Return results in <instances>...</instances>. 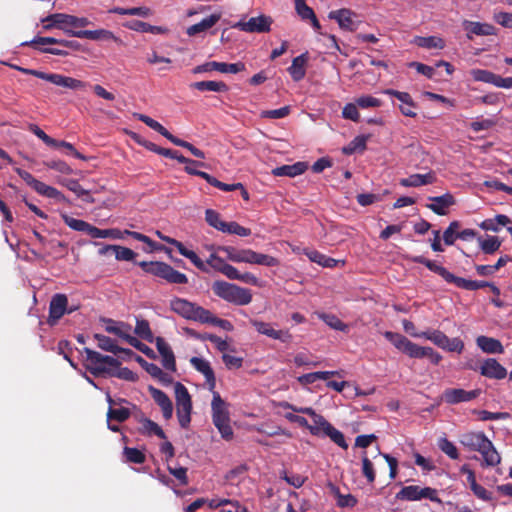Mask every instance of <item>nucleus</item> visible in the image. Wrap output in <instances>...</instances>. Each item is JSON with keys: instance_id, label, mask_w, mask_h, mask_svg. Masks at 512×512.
Returning <instances> with one entry per match:
<instances>
[{"instance_id": "nucleus-44", "label": "nucleus", "mask_w": 512, "mask_h": 512, "mask_svg": "<svg viewBox=\"0 0 512 512\" xmlns=\"http://www.w3.org/2000/svg\"><path fill=\"white\" fill-rule=\"evenodd\" d=\"M144 144H145L146 149H148L152 152H155L159 155H162V156H165V157L171 158V159H176L178 162H188L187 158L184 157L183 155L179 154L177 151H174L171 149H166V148H161L153 142L144 143Z\"/></svg>"}, {"instance_id": "nucleus-51", "label": "nucleus", "mask_w": 512, "mask_h": 512, "mask_svg": "<svg viewBox=\"0 0 512 512\" xmlns=\"http://www.w3.org/2000/svg\"><path fill=\"white\" fill-rule=\"evenodd\" d=\"M108 375L129 382H135L138 379L137 374L134 373L132 370L126 367L120 368L119 366L111 368Z\"/></svg>"}, {"instance_id": "nucleus-37", "label": "nucleus", "mask_w": 512, "mask_h": 512, "mask_svg": "<svg viewBox=\"0 0 512 512\" xmlns=\"http://www.w3.org/2000/svg\"><path fill=\"white\" fill-rule=\"evenodd\" d=\"M209 265L211 268L215 269L218 272H221L228 279L231 276V273L234 269V266L226 263L222 258L217 256L216 254H211L206 261V266Z\"/></svg>"}, {"instance_id": "nucleus-13", "label": "nucleus", "mask_w": 512, "mask_h": 512, "mask_svg": "<svg viewBox=\"0 0 512 512\" xmlns=\"http://www.w3.org/2000/svg\"><path fill=\"white\" fill-rule=\"evenodd\" d=\"M47 20H54L57 24V28L63 30L67 35L77 37L76 33L79 30L75 28L86 27L90 24V21L85 17H76L64 13H55L47 16Z\"/></svg>"}, {"instance_id": "nucleus-55", "label": "nucleus", "mask_w": 512, "mask_h": 512, "mask_svg": "<svg viewBox=\"0 0 512 512\" xmlns=\"http://www.w3.org/2000/svg\"><path fill=\"white\" fill-rule=\"evenodd\" d=\"M202 323H208L214 326H218L225 331H232L234 329L230 321L214 316L209 310H207V314L205 315Z\"/></svg>"}, {"instance_id": "nucleus-5", "label": "nucleus", "mask_w": 512, "mask_h": 512, "mask_svg": "<svg viewBox=\"0 0 512 512\" xmlns=\"http://www.w3.org/2000/svg\"><path fill=\"white\" fill-rule=\"evenodd\" d=\"M212 290L221 299L239 306L248 305L252 301L249 289L225 281H215Z\"/></svg>"}, {"instance_id": "nucleus-38", "label": "nucleus", "mask_w": 512, "mask_h": 512, "mask_svg": "<svg viewBox=\"0 0 512 512\" xmlns=\"http://www.w3.org/2000/svg\"><path fill=\"white\" fill-rule=\"evenodd\" d=\"M305 255L312 261L323 267L332 268L337 266L340 262L339 260L333 259L331 257H327L326 255L316 251V250H306Z\"/></svg>"}, {"instance_id": "nucleus-18", "label": "nucleus", "mask_w": 512, "mask_h": 512, "mask_svg": "<svg viewBox=\"0 0 512 512\" xmlns=\"http://www.w3.org/2000/svg\"><path fill=\"white\" fill-rule=\"evenodd\" d=\"M479 389L466 391L461 388H449L443 392L442 399L445 403L455 405L462 402H469L480 395Z\"/></svg>"}, {"instance_id": "nucleus-22", "label": "nucleus", "mask_w": 512, "mask_h": 512, "mask_svg": "<svg viewBox=\"0 0 512 512\" xmlns=\"http://www.w3.org/2000/svg\"><path fill=\"white\" fill-rule=\"evenodd\" d=\"M355 16V13L349 9H339L329 13L330 19L336 20L341 29L348 31H354L358 27Z\"/></svg>"}, {"instance_id": "nucleus-61", "label": "nucleus", "mask_w": 512, "mask_h": 512, "mask_svg": "<svg viewBox=\"0 0 512 512\" xmlns=\"http://www.w3.org/2000/svg\"><path fill=\"white\" fill-rule=\"evenodd\" d=\"M223 233L235 234L241 237H247L251 234V230L238 224L237 222L231 221L226 222Z\"/></svg>"}, {"instance_id": "nucleus-54", "label": "nucleus", "mask_w": 512, "mask_h": 512, "mask_svg": "<svg viewBox=\"0 0 512 512\" xmlns=\"http://www.w3.org/2000/svg\"><path fill=\"white\" fill-rule=\"evenodd\" d=\"M205 219L207 223L218 231L223 232L226 222L221 220L220 214L212 209L205 211Z\"/></svg>"}, {"instance_id": "nucleus-60", "label": "nucleus", "mask_w": 512, "mask_h": 512, "mask_svg": "<svg viewBox=\"0 0 512 512\" xmlns=\"http://www.w3.org/2000/svg\"><path fill=\"white\" fill-rule=\"evenodd\" d=\"M123 454L127 462L142 464L145 461L144 453L137 448L125 447Z\"/></svg>"}, {"instance_id": "nucleus-10", "label": "nucleus", "mask_w": 512, "mask_h": 512, "mask_svg": "<svg viewBox=\"0 0 512 512\" xmlns=\"http://www.w3.org/2000/svg\"><path fill=\"white\" fill-rule=\"evenodd\" d=\"M170 309L187 320L198 321L200 323L203 322L207 314V309L179 297L170 300Z\"/></svg>"}, {"instance_id": "nucleus-27", "label": "nucleus", "mask_w": 512, "mask_h": 512, "mask_svg": "<svg viewBox=\"0 0 512 512\" xmlns=\"http://www.w3.org/2000/svg\"><path fill=\"white\" fill-rule=\"evenodd\" d=\"M295 10L298 16L304 21H310L315 30L320 29V23L311 7H309L305 0H295Z\"/></svg>"}, {"instance_id": "nucleus-9", "label": "nucleus", "mask_w": 512, "mask_h": 512, "mask_svg": "<svg viewBox=\"0 0 512 512\" xmlns=\"http://www.w3.org/2000/svg\"><path fill=\"white\" fill-rule=\"evenodd\" d=\"M176 412L182 428L188 427L191 421L192 401L188 389L180 382L174 385Z\"/></svg>"}, {"instance_id": "nucleus-12", "label": "nucleus", "mask_w": 512, "mask_h": 512, "mask_svg": "<svg viewBox=\"0 0 512 512\" xmlns=\"http://www.w3.org/2000/svg\"><path fill=\"white\" fill-rule=\"evenodd\" d=\"M188 162H182L185 164L184 170L189 175H196L204 180H206L210 185L222 190V191H234L236 188H242L241 183H234V184H226L219 180H217L215 177L211 176L210 174L197 170L196 167H206L207 165L204 162L195 161L192 159L187 158Z\"/></svg>"}, {"instance_id": "nucleus-57", "label": "nucleus", "mask_w": 512, "mask_h": 512, "mask_svg": "<svg viewBox=\"0 0 512 512\" xmlns=\"http://www.w3.org/2000/svg\"><path fill=\"white\" fill-rule=\"evenodd\" d=\"M323 436L329 437L335 444L343 449L348 448V444L343 433L332 425L327 429Z\"/></svg>"}, {"instance_id": "nucleus-29", "label": "nucleus", "mask_w": 512, "mask_h": 512, "mask_svg": "<svg viewBox=\"0 0 512 512\" xmlns=\"http://www.w3.org/2000/svg\"><path fill=\"white\" fill-rule=\"evenodd\" d=\"M476 344L485 353L501 354L504 352L502 343L495 338L479 336L476 339Z\"/></svg>"}, {"instance_id": "nucleus-62", "label": "nucleus", "mask_w": 512, "mask_h": 512, "mask_svg": "<svg viewBox=\"0 0 512 512\" xmlns=\"http://www.w3.org/2000/svg\"><path fill=\"white\" fill-rule=\"evenodd\" d=\"M425 266H426L429 270H431V271H433V272H435V273L439 274V275H440L443 279H445V281H447L448 283H451V282H452L453 277H454V274H452L451 272H449L445 267L440 266V265L436 264L435 262H433V261H431V260H429V259H427V261L425 262Z\"/></svg>"}, {"instance_id": "nucleus-19", "label": "nucleus", "mask_w": 512, "mask_h": 512, "mask_svg": "<svg viewBox=\"0 0 512 512\" xmlns=\"http://www.w3.org/2000/svg\"><path fill=\"white\" fill-rule=\"evenodd\" d=\"M250 322L258 333L265 335L269 338L279 340L283 343H288L292 339V335L288 330H276L272 327L270 323H266L256 319H252Z\"/></svg>"}, {"instance_id": "nucleus-35", "label": "nucleus", "mask_w": 512, "mask_h": 512, "mask_svg": "<svg viewBox=\"0 0 512 512\" xmlns=\"http://www.w3.org/2000/svg\"><path fill=\"white\" fill-rule=\"evenodd\" d=\"M511 223V219L503 214L496 215L493 218L485 219L480 223V227L485 231L498 232L501 227Z\"/></svg>"}, {"instance_id": "nucleus-30", "label": "nucleus", "mask_w": 512, "mask_h": 512, "mask_svg": "<svg viewBox=\"0 0 512 512\" xmlns=\"http://www.w3.org/2000/svg\"><path fill=\"white\" fill-rule=\"evenodd\" d=\"M306 63L307 54L303 53L292 60L291 66L288 68V72L292 79L296 82L302 80L306 75Z\"/></svg>"}, {"instance_id": "nucleus-8", "label": "nucleus", "mask_w": 512, "mask_h": 512, "mask_svg": "<svg viewBox=\"0 0 512 512\" xmlns=\"http://www.w3.org/2000/svg\"><path fill=\"white\" fill-rule=\"evenodd\" d=\"M20 72L27 74V75H33L37 78H40L42 80L48 81L56 86L72 89V90H78L85 87V83L72 78L68 76H64L62 74L57 73H45L42 71L34 70V69H28V68H22V67H15Z\"/></svg>"}, {"instance_id": "nucleus-26", "label": "nucleus", "mask_w": 512, "mask_h": 512, "mask_svg": "<svg viewBox=\"0 0 512 512\" xmlns=\"http://www.w3.org/2000/svg\"><path fill=\"white\" fill-rule=\"evenodd\" d=\"M308 168V164L306 162H296L292 165H283L276 167L272 170V174L274 176H286V177H296L298 175L303 174Z\"/></svg>"}, {"instance_id": "nucleus-20", "label": "nucleus", "mask_w": 512, "mask_h": 512, "mask_svg": "<svg viewBox=\"0 0 512 512\" xmlns=\"http://www.w3.org/2000/svg\"><path fill=\"white\" fill-rule=\"evenodd\" d=\"M463 29L466 31L468 39H472L476 36H491L496 34V29L489 23L477 22L464 20L462 22Z\"/></svg>"}, {"instance_id": "nucleus-49", "label": "nucleus", "mask_w": 512, "mask_h": 512, "mask_svg": "<svg viewBox=\"0 0 512 512\" xmlns=\"http://www.w3.org/2000/svg\"><path fill=\"white\" fill-rule=\"evenodd\" d=\"M131 415V409L128 407H109L107 412V420H115L118 422H124L126 421Z\"/></svg>"}, {"instance_id": "nucleus-1", "label": "nucleus", "mask_w": 512, "mask_h": 512, "mask_svg": "<svg viewBox=\"0 0 512 512\" xmlns=\"http://www.w3.org/2000/svg\"><path fill=\"white\" fill-rule=\"evenodd\" d=\"M460 443L471 451L479 452L485 466L494 467L501 462L500 454L483 432L464 433L460 437Z\"/></svg>"}, {"instance_id": "nucleus-17", "label": "nucleus", "mask_w": 512, "mask_h": 512, "mask_svg": "<svg viewBox=\"0 0 512 512\" xmlns=\"http://www.w3.org/2000/svg\"><path fill=\"white\" fill-rule=\"evenodd\" d=\"M68 299L64 294H55L49 306V318L48 322L50 325L56 324V322L67 312L71 313L76 308L67 309Z\"/></svg>"}, {"instance_id": "nucleus-2", "label": "nucleus", "mask_w": 512, "mask_h": 512, "mask_svg": "<svg viewBox=\"0 0 512 512\" xmlns=\"http://www.w3.org/2000/svg\"><path fill=\"white\" fill-rule=\"evenodd\" d=\"M218 251L223 252L226 257L235 263L257 264L267 267L278 265V260L273 256L258 253L252 249H237L232 246H220Z\"/></svg>"}, {"instance_id": "nucleus-45", "label": "nucleus", "mask_w": 512, "mask_h": 512, "mask_svg": "<svg viewBox=\"0 0 512 512\" xmlns=\"http://www.w3.org/2000/svg\"><path fill=\"white\" fill-rule=\"evenodd\" d=\"M134 117H136L141 122L145 123L148 127L153 129L154 131H156L159 134H161L162 136H164L166 139H168L169 135H171V133L162 124H160L158 121L154 120L153 118H151L145 114L136 113V114H134Z\"/></svg>"}, {"instance_id": "nucleus-3", "label": "nucleus", "mask_w": 512, "mask_h": 512, "mask_svg": "<svg viewBox=\"0 0 512 512\" xmlns=\"http://www.w3.org/2000/svg\"><path fill=\"white\" fill-rule=\"evenodd\" d=\"M211 412L213 424L218 429L221 437L226 441L232 440L234 432L230 424L228 405L217 391H213Z\"/></svg>"}, {"instance_id": "nucleus-28", "label": "nucleus", "mask_w": 512, "mask_h": 512, "mask_svg": "<svg viewBox=\"0 0 512 512\" xmlns=\"http://www.w3.org/2000/svg\"><path fill=\"white\" fill-rule=\"evenodd\" d=\"M221 13H213L210 16L204 18L199 23L191 25L187 28L186 33L189 36H195L199 33L205 32L212 28L221 19Z\"/></svg>"}, {"instance_id": "nucleus-46", "label": "nucleus", "mask_w": 512, "mask_h": 512, "mask_svg": "<svg viewBox=\"0 0 512 512\" xmlns=\"http://www.w3.org/2000/svg\"><path fill=\"white\" fill-rule=\"evenodd\" d=\"M479 247L485 254L495 253L501 246V241L496 236H488L486 239L478 238Z\"/></svg>"}, {"instance_id": "nucleus-42", "label": "nucleus", "mask_w": 512, "mask_h": 512, "mask_svg": "<svg viewBox=\"0 0 512 512\" xmlns=\"http://www.w3.org/2000/svg\"><path fill=\"white\" fill-rule=\"evenodd\" d=\"M105 330L108 333H112L125 340L130 332V327L123 322H116L111 319L105 320Z\"/></svg>"}, {"instance_id": "nucleus-50", "label": "nucleus", "mask_w": 512, "mask_h": 512, "mask_svg": "<svg viewBox=\"0 0 512 512\" xmlns=\"http://www.w3.org/2000/svg\"><path fill=\"white\" fill-rule=\"evenodd\" d=\"M230 280H238L246 284H250L253 286H261L260 280L253 275L252 273L246 272V273H240L237 268L234 267L231 276L229 277Z\"/></svg>"}, {"instance_id": "nucleus-52", "label": "nucleus", "mask_w": 512, "mask_h": 512, "mask_svg": "<svg viewBox=\"0 0 512 512\" xmlns=\"http://www.w3.org/2000/svg\"><path fill=\"white\" fill-rule=\"evenodd\" d=\"M471 76L475 81L484 82L488 84H495L497 74L485 69H472Z\"/></svg>"}, {"instance_id": "nucleus-24", "label": "nucleus", "mask_w": 512, "mask_h": 512, "mask_svg": "<svg viewBox=\"0 0 512 512\" xmlns=\"http://www.w3.org/2000/svg\"><path fill=\"white\" fill-rule=\"evenodd\" d=\"M312 418L313 424L308 423L307 429L312 435L323 436L331 424L320 414H317L314 409L303 410Z\"/></svg>"}, {"instance_id": "nucleus-64", "label": "nucleus", "mask_w": 512, "mask_h": 512, "mask_svg": "<svg viewBox=\"0 0 512 512\" xmlns=\"http://www.w3.org/2000/svg\"><path fill=\"white\" fill-rule=\"evenodd\" d=\"M59 183L75 193L78 197L88 195V191L85 190L75 179H62L59 180Z\"/></svg>"}, {"instance_id": "nucleus-21", "label": "nucleus", "mask_w": 512, "mask_h": 512, "mask_svg": "<svg viewBox=\"0 0 512 512\" xmlns=\"http://www.w3.org/2000/svg\"><path fill=\"white\" fill-rule=\"evenodd\" d=\"M480 374L490 379L501 380L507 376V370L496 359L488 358L480 366Z\"/></svg>"}, {"instance_id": "nucleus-25", "label": "nucleus", "mask_w": 512, "mask_h": 512, "mask_svg": "<svg viewBox=\"0 0 512 512\" xmlns=\"http://www.w3.org/2000/svg\"><path fill=\"white\" fill-rule=\"evenodd\" d=\"M429 200L432 201V203L427 204V208L438 215H445L447 209L455 203L454 197L449 193L442 196L429 197Z\"/></svg>"}, {"instance_id": "nucleus-7", "label": "nucleus", "mask_w": 512, "mask_h": 512, "mask_svg": "<svg viewBox=\"0 0 512 512\" xmlns=\"http://www.w3.org/2000/svg\"><path fill=\"white\" fill-rule=\"evenodd\" d=\"M138 265L146 273H150L152 275L161 277L168 281L169 283L186 284L188 282V278L184 273L175 270L173 267L164 262L141 261L138 262Z\"/></svg>"}, {"instance_id": "nucleus-32", "label": "nucleus", "mask_w": 512, "mask_h": 512, "mask_svg": "<svg viewBox=\"0 0 512 512\" xmlns=\"http://www.w3.org/2000/svg\"><path fill=\"white\" fill-rule=\"evenodd\" d=\"M435 181V175L431 172L426 174H413L407 178L400 180L403 187H419L427 184H432Z\"/></svg>"}, {"instance_id": "nucleus-14", "label": "nucleus", "mask_w": 512, "mask_h": 512, "mask_svg": "<svg viewBox=\"0 0 512 512\" xmlns=\"http://www.w3.org/2000/svg\"><path fill=\"white\" fill-rule=\"evenodd\" d=\"M399 500L418 501L421 499H429L432 502L440 503L436 489L431 487H420L418 485H410L403 487L397 494Z\"/></svg>"}, {"instance_id": "nucleus-63", "label": "nucleus", "mask_w": 512, "mask_h": 512, "mask_svg": "<svg viewBox=\"0 0 512 512\" xmlns=\"http://www.w3.org/2000/svg\"><path fill=\"white\" fill-rule=\"evenodd\" d=\"M135 333L147 341H152L153 334L151 332L149 323L146 320H137L135 326Z\"/></svg>"}, {"instance_id": "nucleus-39", "label": "nucleus", "mask_w": 512, "mask_h": 512, "mask_svg": "<svg viewBox=\"0 0 512 512\" xmlns=\"http://www.w3.org/2000/svg\"><path fill=\"white\" fill-rule=\"evenodd\" d=\"M414 43L422 48L426 49H443L445 47V41L437 36L420 37L414 38Z\"/></svg>"}, {"instance_id": "nucleus-34", "label": "nucleus", "mask_w": 512, "mask_h": 512, "mask_svg": "<svg viewBox=\"0 0 512 512\" xmlns=\"http://www.w3.org/2000/svg\"><path fill=\"white\" fill-rule=\"evenodd\" d=\"M76 35L77 38H85L90 40H114L116 42H120V40L114 35L113 32L106 29L79 30Z\"/></svg>"}, {"instance_id": "nucleus-33", "label": "nucleus", "mask_w": 512, "mask_h": 512, "mask_svg": "<svg viewBox=\"0 0 512 512\" xmlns=\"http://www.w3.org/2000/svg\"><path fill=\"white\" fill-rule=\"evenodd\" d=\"M124 27L142 33H152V34H164L167 32V29L161 26H153L146 22L139 20H132L124 23Z\"/></svg>"}, {"instance_id": "nucleus-16", "label": "nucleus", "mask_w": 512, "mask_h": 512, "mask_svg": "<svg viewBox=\"0 0 512 512\" xmlns=\"http://www.w3.org/2000/svg\"><path fill=\"white\" fill-rule=\"evenodd\" d=\"M218 71L220 73L236 74L245 70V64L242 62L238 63H224V62H206L193 68L194 74L206 73L210 71Z\"/></svg>"}, {"instance_id": "nucleus-11", "label": "nucleus", "mask_w": 512, "mask_h": 512, "mask_svg": "<svg viewBox=\"0 0 512 512\" xmlns=\"http://www.w3.org/2000/svg\"><path fill=\"white\" fill-rule=\"evenodd\" d=\"M384 336L394 345L396 349L408 355L409 357L415 359L425 358L426 347L419 346L410 341L407 337L398 333L387 331L385 332Z\"/></svg>"}, {"instance_id": "nucleus-53", "label": "nucleus", "mask_w": 512, "mask_h": 512, "mask_svg": "<svg viewBox=\"0 0 512 512\" xmlns=\"http://www.w3.org/2000/svg\"><path fill=\"white\" fill-rule=\"evenodd\" d=\"M438 447L449 458L454 459V460L459 458V453H458L457 447L454 445L453 442L448 440L446 437H441L438 440Z\"/></svg>"}, {"instance_id": "nucleus-15", "label": "nucleus", "mask_w": 512, "mask_h": 512, "mask_svg": "<svg viewBox=\"0 0 512 512\" xmlns=\"http://www.w3.org/2000/svg\"><path fill=\"white\" fill-rule=\"evenodd\" d=\"M272 23L270 16L262 14L247 21L240 20L233 25V28L247 33H265L270 31Z\"/></svg>"}, {"instance_id": "nucleus-43", "label": "nucleus", "mask_w": 512, "mask_h": 512, "mask_svg": "<svg viewBox=\"0 0 512 512\" xmlns=\"http://www.w3.org/2000/svg\"><path fill=\"white\" fill-rule=\"evenodd\" d=\"M451 283H453L458 288H462L469 291L478 290L490 285V283L485 281L468 280L465 278L457 277L455 275Z\"/></svg>"}, {"instance_id": "nucleus-58", "label": "nucleus", "mask_w": 512, "mask_h": 512, "mask_svg": "<svg viewBox=\"0 0 512 512\" xmlns=\"http://www.w3.org/2000/svg\"><path fill=\"white\" fill-rule=\"evenodd\" d=\"M202 339L212 342L215 345L216 349L218 351L222 352L223 354L226 353L227 351L235 350L234 348L230 347L229 343L226 340H224L214 334H205L202 336Z\"/></svg>"}, {"instance_id": "nucleus-6", "label": "nucleus", "mask_w": 512, "mask_h": 512, "mask_svg": "<svg viewBox=\"0 0 512 512\" xmlns=\"http://www.w3.org/2000/svg\"><path fill=\"white\" fill-rule=\"evenodd\" d=\"M84 357V365L93 375L98 376L102 374H109L111 368L120 366V362L108 355H103L90 348L82 350Z\"/></svg>"}, {"instance_id": "nucleus-31", "label": "nucleus", "mask_w": 512, "mask_h": 512, "mask_svg": "<svg viewBox=\"0 0 512 512\" xmlns=\"http://www.w3.org/2000/svg\"><path fill=\"white\" fill-rule=\"evenodd\" d=\"M138 421L141 425L139 428V431L141 434L146 435V436L156 435L161 439H166V434L164 433L163 429L156 422H154L144 416H141L138 419Z\"/></svg>"}, {"instance_id": "nucleus-59", "label": "nucleus", "mask_w": 512, "mask_h": 512, "mask_svg": "<svg viewBox=\"0 0 512 512\" xmlns=\"http://www.w3.org/2000/svg\"><path fill=\"white\" fill-rule=\"evenodd\" d=\"M190 362H191V365L198 372H200L204 375V377H207V376L211 375L212 373H214L213 369L211 368L210 363L204 358L192 357Z\"/></svg>"}, {"instance_id": "nucleus-4", "label": "nucleus", "mask_w": 512, "mask_h": 512, "mask_svg": "<svg viewBox=\"0 0 512 512\" xmlns=\"http://www.w3.org/2000/svg\"><path fill=\"white\" fill-rule=\"evenodd\" d=\"M64 223L72 230L84 232L95 239H123V231L117 228L99 229L88 222L73 218L66 213L61 214Z\"/></svg>"}, {"instance_id": "nucleus-47", "label": "nucleus", "mask_w": 512, "mask_h": 512, "mask_svg": "<svg viewBox=\"0 0 512 512\" xmlns=\"http://www.w3.org/2000/svg\"><path fill=\"white\" fill-rule=\"evenodd\" d=\"M177 250L182 256L189 259L198 269L207 272L206 263L202 261L194 251L187 249L182 243L179 244Z\"/></svg>"}, {"instance_id": "nucleus-41", "label": "nucleus", "mask_w": 512, "mask_h": 512, "mask_svg": "<svg viewBox=\"0 0 512 512\" xmlns=\"http://www.w3.org/2000/svg\"><path fill=\"white\" fill-rule=\"evenodd\" d=\"M191 87L199 91L226 92L228 86L222 81H199L191 84Z\"/></svg>"}, {"instance_id": "nucleus-48", "label": "nucleus", "mask_w": 512, "mask_h": 512, "mask_svg": "<svg viewBox=\"0 0 512 512\" xmlns=\"http://www.w3.org/2000/svg\"><path fill=\"white\" fill-rule=\"evenodd\" d=\"M94 338L97 340V345L100 349L118 354L119 347L113 339L102 334H95Z\"/></svg>"}, {"instance_id": "nucleus-23", "label": "nucleus", "mask_w": 512, "mask_h": 512, "mask_svg": "<svg viewBox=\"0 0 512 512\" xmlns=\"http://www.w3.org/2000/svg\"><path fill=\"white\" fill-rule=\"evenodd\" d=\"M149 392L155 403L160 407L165 420H169L173 415V403L168 395L160 389L150 386Z\"/></svg>"}, {"instance_id": "nucleus-36", "label": "nucleus", "mask_w": 512, "mask_h": 512, "mask_svg": "<svg viewBox=\"0 0 512 512\" xmlns=\"http://www.w3.org/2000/svg\"><path fill=\"white\" fill-rule=\"evenodd\" d=\"M413 337L425 338L431 341L433 344L443 349L445 342H447V336L440 330H427L421 333H412Z\"/></svg>"}, {"instance_id": "nucleus-40", "label": "nucleus", "mask_w": 512, "mask_h": 512, "mask_svg": "<svg viewBox=\"0 0 512 512\" xmlns=\"http://www.w3.org/2000/svg\"><path fill=\"white\" fill-rule=\"evenodd\" d=\"M317 317L324 321L330 328L341 331V332H348L349 326L342 322L336 315L333 314H327L323 312H317Z\"/></svg>"}, {"instance_id": "nucleus-56", "label": "nucleus", "mask_w": 512, "mask_h": 512, "mask_svg": "<svg viewBox=\"0 0 512 512\" xmlns=\"http://www.w3.org/2000/svg\"><path fill=\"white\" fill-rule=\"evenodd\" d=\"M131 236L135 240L141 241L148 245V249H145L146 252H152L154 250L160 249L159 246L156 245L154 241H152L148 236L141 234L139 232L130 231V230H124L123 231V237L124 236Z\"/></svg>"}]
</instances>
